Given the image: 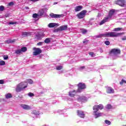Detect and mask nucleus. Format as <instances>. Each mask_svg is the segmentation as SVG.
<instances>
[{
  "instance_id": "obj_1",
  "label": "nucleus",
  "mask_w": 126,
  "mask_h": 126,
  "mask_svg": "<svg viewBox=\"0 0 126 126\" xmlns=\"http://www.w3.org/2000/svg\"><path fill=\"white\" fill-rule=\"evenodd\" d=\"M102 109H104V106L102 104L96 105L94 106L93 115L95 119H97V118L103 116V113L98 112L99 110H102Z\"/></svg>"
},
{
  "instance_id": "obj_2",
  "label": "nucleus",
  "mask_w": 126,
  "mask_h": 126,
  "mask_svg": "<svg viewBox=\"0 0 126 126\" xmlns=\"http://www.w3.org/2000/svg\"><path fill=\"white\" fill-rule=\"evenodd\" d=\"M121 35V33L116 32H106L103 33L98 34L97 35H95V38H102L104 37L106 38L108 37H118Z\"/></svg>"
},
{
  "instance_id": "obj_3",
  "label": "nucleus",
  "mask_w": 126,
  "mask_h": 126,
  "mask_svg": "<svg viewBox=\"0 0 126 126\" xmlns=\"http://www.w3.org/2000/svg\"><path fill=\"white\" fill-rule=\"evenodd\" d=\"M114 13H115V10H111L109 11L108 15L106 17H105L100 22L99 25H103L104 23H106V22L110 21V20L112 19V16L114 15Z\"/></svg>"
},
{
  "instance_id": "obj_4",
  "label": "nucleus",
  "mask_w": 126,
  "mask_h": 126,
  "mask_svg": "<svg viewBox=\"0 0 126 126\" xmlns=\"http://www.w3.org/2000/svg\"><path fill=\"white\" fill-rule=\"evenodd\" d=\"M27 86H28V83L27 82H23L19 83L16 88V92L18 93L21 92V91H23L25 88H27Z\"/></svg>"
},
{
  "instance_id": "obj_5",
  "label": "nucleus",
  "mask_w": 126,
  "mask_h": 126,
  "mask_svg": "<svg viewBox=\"0 0 126 126\" xmlns=\"http://www.w3.org/2000/svg\"><path fill=\"white\" fill-rule=\"evenodd\" d=\"M120 54H121V50L120 49H113L110 51V54L114 57H117L118 55H120Z\"/></svg>"
},
{
  "instance_id": "obj_6",
  "label": "nucleus",
  "mask_w": 126,
  "mask_h": 126,
  "mask_svg": "<svg viewBox=\"0 0 126 126\" xmlns=\"http://www.w3.org/2000/svg\"><path fill=\"white\" fill-rule=\"evenodd\" d=\"M78 90L77 92H81V90H83V89H85V88H86V86H85V84H83L82 83H80L78 84Z\"/></svg>"
},
{
  "instance_id": "obj_7",
  "label": "nucleus",
  "mask_w": 126,
  "mask_h": 126,
  "mask_svg": "<svg viewBox=\"0 0 126 126\" xmlns=\"http://www.w3.org/2000/svg\"><path fill=\"white\" fill-rule=\"evenodd\" d=\"M85 14H86V11L83 10L81 12H80V13L78 14L77 15V16L78 18H79V19H81L82 18H84V17H85Z\"/></svg>"
},
{
  "instance_id": "obj_8",
  "label": "nucleus",
  "mask_w": 126,
  "mask_h": 126,
  "mask_svg": "<svg viewBox=\"0 0 126 126\" xmlns=\"http://www.w3.org/2000/svg\"><path fill=\"white\" fill-rule=\"evenodd\" d=\"M33 50L34 51V52L33 53V56H38V55H40V54L42 53V50L40 48L34 47Z\"/></svg>"
},
{
  "instance_id": "obj_9",
  "label": "nucleus",
  "mask_w": 126,
  "mask_h": 126,
  "mask_svg": "<svg viewBox=\"0 0 126 126\" xmlns=\"http://www.w3.org/2000/svg\"><path fill=\"white\" fill-rule=\"evenodd\" d=\"M88 100V98L84 96H79L78 97V101L79 102H87Z\"/></svg>"
},
{
  "instance_id": "obj_10",
  "label": "nucleus",
  "mask_w": 126,
  "mask_h": 126,
  "mask_svg": "<svg viewBox=\"0 0 126 126\" xmlns=\"http://www.w3.org/2000/svg\"><path fill=\"white\" fill-rule=\"evenodd\" d=\"M116 4H118L120 6H125L126 5V2L124 0H119L115 1Z\"/></svg>"
},
{
  "instance_id": "obj_11",
  "label": "nucleus",
  "mask_w": 126,
  "mask_h": 126,
  "mask_svg": "<svg viewBox=\"0 0 126 126\" xmlns=\"http://www.w3.org/2000/svg\"><path fill=\"white\" fill-rule=\"evenodd\" d=\"M67 29V26H62L59 29L55 30V32H58V31H63V30H66Z\"/></svg>"
},
{
  "instance_id": "obj_12",
  "label": "nucleus",
  "mask_w": 126,
  "mask_h": 126,
  "mask_svg": "<svg viewBox=\"0 0 126 126\" xmlns=\"http://www.w3.org/2000/svg\"><path fill=\"white\" fill-rule=\"evenodd\" d=\"M77 113L78 117H79L80 118H82V119H84V118H85V114L82 110H78Z\"/></svg>"
},
{
  "instance_id": "obj_13",
  "label": "nucleus",
  "mask_w": 126,
  "mask_h": 126,
  "mask_svg": "<svg viewBox=\"0 0 126 126\" xmlns=\"http://www.w3.org/2000/svg\"><path fill=\"white\" fill-rule=\"evenodd\" d=\"M50 16L52 17V18H60V17H63V15H59V14H55L53 13L50 14Z\"/></svg>"
},
{
  "instance_id": "obj_14",
  "label": "nucleus",
  "mask_w": 126,
  "mask_h": 126,
  "mask_svg": "<svg viewBox=\"0 0 126 126\" xmlns=\"http://www.w3.org/2000/svg\"><path fill=\"white\" fill-rule=\"evenodd\" d=\"M20 106H21V108H22V109H23V110H31V106L28 105L22 104L20 105Z\"/></svg>"
},
{
  "instance_id": "obj_15",
  "label": "nucleus",
  "mask_w": 126,
  "mask_h": 126,
  "mask_svg": "<svg viewBox=\"0 0 126 126\" xmlns=\"http://www.w3.org/2000/svg\"><path fill=\"white\" fill-rule=\"evenodd\" d=\"M59 24L56 23H50L48 25V27L49 28H54V27H58Z\"/></svg>"
},
{
  "instance_id": "obj_16",
  "label": "nucleus",
  "mask_w": 126,
  "mask_h": 126,
  "mask_svg": "<svg viewBox=\"0 0 126 126\" xmlns=\"http://www.w3.org/2000/svg\"><path fill=\"white\" fill-rule=\"evenodd\" d=\"M115 92V91L113 88L110 87H108L106 88V93L108 94H112V93H114Z\"/></svg>"
},
{
  "instance_id": "obj_17",
  "label": "nucleus",
  "mask_w": 126,
  "mask_h": 126,
  "mask_svg": "<svg viewBox=\"0 0 126 126\" xmlns=\"http://www.w3.org/2000/svg\"><path fill=\"white\" fill-rule=\"evenodd\" d=\"M44 36H45L44 32H40L38 35H36L35 38L37 39V40H41V39H42Z\"/></svg>"
},
{
  "instance_id": "obj_18",
  "label": "nucleus",
  "mask_w": 126,
  "mask_h": 126,
  "mask_svg": "<svg viewBox=\"0 0 126 126\" xmlns=\"http://www.w3.org/2000/svg\"><path fill=\"white\" fill-rule=\"evenodd\" d=\"M77 92H78L76 90L71 91L69 92V95H70V97H74Z\"/></svg>"
},
{
  "instance_id": "obj_19",
  "label": "nucleus",
  "mask_w": 126,
  "mask_h": 126,
  "mask_svg": "<svg viewBox=\"0 0 126 126\" xmlns=\"http://www.w3.org/2000/svg\"><path fill=\"white\" fill-rule=\"evenodd\" d=\"M82 6L81 5H79L77 6H76L75 7V11L77 12V11H80V10H81V9H82Z\"/></svg>"
},
{
  "instance_id": "obj_20",
  "label": "nucleus",
  "mask_w": 126,
  "mask_h": 126,
  "mask_svg": "<svg viewBox=\"0 0 126 126\" xmlns=\"http://www.w3.org/2000/svg\"><path fill=\"white\" fill-rule=\"evenodd\" d=\"M30 35H31L30 32H24L22 33V37H26V36H29Z\"/></svg>"
},
{
  "instance_id": "obj_21",
  "label": "nucleus",
  "mask_w": 126,
  "mask_h": 126,
  "mask_svg": "<svg viewBox=\"0 0 126 126\" xmlns=\"http://www.w3.org/2000/svg\"><path fill=\"white\" fill-rule=\"evenodd\" d=\"M46 13L44 10H43L42 9L39 10L38 12V14L40 15V16H42V15H44Z\"/></svg>"
},
{
  "instance_id": "obj_22",
  "label": "nucleus",
  "mask_w": 126,
  "mask_h": 126,
  "mask_svg": "<svg viewBox=\"0 0 126 126\" xmlns=\"http://www.w3.org/2000/svg\"><path fill=\"white\" fill-rule=\"evenodd\" d=\"M6 99H10V98L12 97V95L10 94H5Z\"/></svg>"
},
{
  "instance_id": "obj_23",
  "label": "nucleus",
  "mask_w": 126,
  "mask_h": 126,
  "mask_svg": "<svg viewBox=\"0 0 126 126\" xmlns=\"http://www.w3.org/2000/svg\"><path fill=\"white\" fill-rule=\"evenodd\" d=\"M32 113L33 114V115H35L36 116L40 115V112L38 110H33Z\"/></svg>"
},
{
  "instance_id": "obj_24",
  "label": "nucleus",
  "mask_w": 126,
  "mask_h": 126,
  "mask_svg": "<svg viewBox=\"0 0 126 126\" xmlns=\"http://www.w3.org/2000/svg\"><path fill=\"white\" fill-rule=\"evenodd\" d=\"M122 29L123 28H117L114 29L113 31H114L115 32H119V31H121V30H122Z\"/></svg>"
},
{
  "instance_id": "obj_25",
  "label": "nucleus",
  "mask_w": 126,
  "mask_h": 126,
  "mask_svg": "<svg viewBox=\"0 0 126 126\" xmlns=\"http://www.w3.org/2000/svg\"><path fill=\"white\" fill-rule=\"evenodd\" d=\"M80 32L82 33V34H86V33H87V30L84 29H82L80 30Z\"/></svg>"
},
{
  "instance_id": "obj_26",
  "label": "nucleus",
  "mask_w": 126,
  "mask_h": 126,
  "mask_svg": "<svg viewBox=\"0 0 126 126\" xmlns=\"http://www.w3.org/2000/svg\"><path fill=\"white\" fill-rule=\"evenodd\" d=\"M126 80H125V79H122V80H121V81L120 82V84L121 85H123V84H126Z\"/></svg>"
},
{
  "instance_id": "obj_27",
  "label": "nucleus",
  "mask_w": 126,
  "mask_h": 126,
  "mask_svg": "<svg viewBox=\"0 0 126 126\" xmlns=\"http://www.w3.org/2000/svg\"><path fill=\"white\" fill-rule=\"evenodd\" d=\"M104 123L106 124V125H108V126H110V125L112 124V123L108 120H105Z\"/></svg>"
},
{
  "instance_id": "obj_28",
  "label": "nucleus",
  "mask_w": 126,
  "mask_h": 126,
  "mask_svg": "<svg viewBox=\"0 0 126 126\" xmlns=\"http://www.w3.org/2000/svg\"><path fill=\"white\" fill-rule=\"evenodd\" d=\"M45 43H46V44H48V43H50V42H51V38H46L45 40H44Z\"/></svg>"
},
{
  "instance_id": "obj_29",
  "label": "nucleus",
  "mask_w": 126,
  "mask_h": 126,
  "mask_svg": "<svg viewBox=\"0 0 126 126\" xmlns=\"http://www.w3.org/2000/svg\"><path fill=\"white\" fill-rule=\"evenodd\" d=\"M26 51H27V48H26V47H23L21 49V52H26Z\"/></svg>"
},
{
  "instance_id": "obj_30",
  "label": "nucleus",
  "mask_w": 126,
  "mask_h": 126,
  "mask_svg": "<svg viewBox=\"0 0 126 126\" xmlns=\"http://www.w3.org/2000/svg\"><path fill=\"white\" fill-rule=\"evenodd\" d=\"M56 69L57 70H61V69H63V66L62 65H58L56 66Z\"/></svg>"
},
{
  "instance_id": "obj_31",
  "label": "nucleus",
  "mask_w": 126,
  "mask_h": 126,
  "mask_svg": "<svg viewBox=\"0 0 126 126\" xmlns=\"http://www.w3.org/2000/svg\"><path fill=\"white\" fill-rule=\"evenodd\" d=\"M5 64V62L4 61L0 60V65H4Z\"/></svg>"
},
{
  "instance_id": "obj_32",
  "label": "nucleus",
  "mask_w": 126,
  "mask_h": 126,
  "mask_svg": "<svg viewBox=\"0 0 126 126\" xmlns=\"http://www.w3.org/2000/svg\"><path fill=\"white\" fill-rule=\"evenodd\" d=\"M48 9H49V8L47 7H44L42 9V10L44 11V12L46 13V12H47V11H48Z\"/></svg>"
},
{
  "instance_id": "obj_33",
  "label": "nucleus",
  "mask_w": 126,
  "mask_h": 126,
  "mask_svg": "<svg viewBox=\"0 0 126 126\" xmlns=\"http://www.w3.org/2000/svg\"><path fill=\"white\" fill-rule=\"evenodd\" d=\"M27 82L28 83H29L30 84H33V81L32 80L29 79L27 80Z\"/></svg>"
},
{
  "instance_id": "obj_34",
  "label": "nucleus",
  "mask_w": 126,
  "mask_h": 126,
  "mask_svg": "<svg viewBox=\"0 0 126 126\" xmlns=\"http://www.w3.org/2000/svg\"><path fill=\"white\" fill-rule=\"evenodd\" d=\"M106 109H107V110H110V109H112V105H111V104H108L106 106Z\"/></svg>"
},
{
  "instance_id": "obj_35",
  "label": "nucleus",
  "mask_w": 126,
  "mask_h": 126,
  "mask_svg": "<svg viewBox=\"0 0 126 126\" xmlns=\"http://www.w3.org/2000/svg\"><path fill=\"white\" fill-rule=\"evenodd\" d=\"M6 42L7 44H9L10 43H13V41H12V40H11L10 39H8L7 40H6Z\"/></svg>"
},
{
  "instance_id": "obj_36",
  "label": "nucleus",
  "mask_w": 126,
  "mask_h": 126,
  "mask_svg": "<svg viewBox=\"0 0 126 126\" xmlns=\"http://www.w3.org/2000/svg\"><path fill=\"white\" fill-rule=\"evenodd\" d=\"M21 53V50H16L15 51V53L17 54V55L20 54Z\"/></svg>"
},
{
  "instance_id": "obj_37",
  "label": "nucleus",
  "mask_w": 126,
  "mask_h": 126,
  "mask_svg": "<svg viewBox=\"0 0 126 126\" xmlns=\"http://www.w3.org/2000/svg\"><path fill=\"white\" fill-rule=\"evenodd\" d=\"M4 10V7L2 5L0 6V11H3Z\"/></svg>"
},
{
  "instance_id": "obj_38",
  "label": "nucleus",
  "mask_w": 126,
  "mask_h": 126,
  "mask_svg": "<svg viewBox=\"0 0 126 126\" xmlns=\"http://www.w3.org/2000/svg\"><path fill=\"white\" fill-rule=\"evenodd\" d=\"M28 96H29V97H33L34 96V94L32 93H29L28 94Z\"/></svg>"
},
{
  "instance_id": "obj_39",
  "label": "nucleus",
  "mask_w": 126,
  "mask_h": 126,
  "mask_svg": "<svg viewBox=\"0 0 126 126\" xmlns=\"http://www.w3.org/2000/svg\"><path fill=\"white\" fill-rule=\"evenodd\" d=\"M3 60H6L8 59V56L7 55L3 56Z\"/></svg>"
},
{
  "instance_id": "obj_40",
  "label": "nucleus",
  "mask_w": 126,
  "mask_h": 126,
  "mask_svg": "<svg viewBox=\"0 0 126 126\" xmlns=\"http://www.w3.org/2000/svg\"><path fill=\"white\" fill-rule=\"evenodd\" d=\"M104 43L105 44V45H107V46H109V45H110V41H105L104 42Z\"/></svg>"
},
{
  "instance_id": "obj_41",
  "label": "nucleus",
  "mask_w": 126,
  "mask_h": 126,
  "mask_svg": "<svg viewBox=\"0 0 126 126\" xmlns=\"http://www.w3.org/2000/svg\"><path fill=\"white\" fill-rule=\"evenodd\" d=\"M8 24L9 25H13V24H16V22H10Z\"/></svg>"
},
{
  "instance_id": "obj_42",
  "label": "nucleus",
  "mask_w": 126,
  "mask_h": 126,
  "mask_svg": "<svg viewBox=\"0 0 126 126\" xmlns=\"http://www.w3.org/2000/svg\"><path fill=\"white\" fill-rule=\"evenodd\" d=\"M37 16H38V14H36V13L33 14L32 15V17H33V18H36V17H37Z\"/></svg>"
},
{
  "instance_id": "obj_43",
  "label": "nucleus",
  "mask_w": 126,
  "mask_h": 126,
  "mask_svg": "<svg viewBox=\"0 0 126 126\" xmlns=\"http://www.w3.org/2000/svg\"><path fill=\"white\" fill-rule=\"evenodd\" d=\"M4 83V80H0V84H3Z\"/></svg>"
},
{
  "instance_id": "obj_44",
  "label": "nucleus",
  "mask_w": 126,
  "mask_h": 126,
  "mask_svg": "<svg viewBox=\"0 0 126 126\" xmlns=\"http://www.w3.org/2000/svg\"><path fill=\"white\" fill-rule=\"evenodd\" d=\"M29 1H32V2H36V1H39V0H29Z\"/></svg>"
},
{
  "instance_id": "obj_45",
  "label": "nucleus",
  "mask_w": 126,
  "mask_h": 126,
  "mask_svg": "<svg viewBox=\"0 0 126 126\" xmlns=\"http://www.w3.org/2000/svg\"><path fill=\"white\" fill-rule=\"evenodd\" d=\"M90 56H91L92 57H94V53L93 52H90L89 53Z\"/></svg>"
},
{
  "instance_id": "obj_46",
  "label": "nucleus",
  "mask_w": 126,
  "mask_h": 126,
  "mask_svg": "<svg viewBox=\"0 0 126 126\" xmlns=\"http://www.w3.org/2000/svg\"><path fill=\"white\" fill-rule=\"evenodd\" d=\"M84 44H87L88 43V40L87 39H85L84 41H83Z\"/></svg>"
},
{
  "instance_id": "obj_47",
  "label": "nucleus",
  "mask_w": 126,
  "mask_h": 126,
  "mask_svg": "<svg viewBox=\"0 0 126 126\" xmlns=\"http://www.w3.org/2000/svg\"><path fill=\"white\" fill-rule=\"evenodd\" d=\"M43 45V42H39L37 43V46H42Z\"/></svg>"
},
{
  "instance_id": "obj_48",
  "label": "nucleus",
  "mask_w": 126,
  "mask_h": 126,
  "mask_svg": "<svg viewBox=\"0 0 126 126\" xmlns=\"http://www.w3.org/2000/svg\"><path fill=\"white\" fill-rule=\"evenodd\" d=\"M85 68V66H81L80 67V70H82L83 69H84Z\"/></svg>"
},
{
  "instance_id": "obj_49",
  "label": "nucleus",
  "mask_w": 126,
  "mask_h": 126,
  "mask_svg": "<svg viewBox=\"0 0 126 126\" xmlns=\"http://www.w3.org/2000/svg\"><path fill=\"white\" fill-rule=\"evenodd\" d=\"M13 2H10V3H9V5H13Z\"/></svg>"
},
{
  "instance_id": "obj_50",
  "label": "nucleus",
  "mask_w": 126,
  "mask_h": 126,
  "mask_svg": "<svg viewBox=\"0 0 126 126\" xmlns=\"http://www.w3.org/2000/svg\"><path fill=\"white\" fill-rule=\"evenodd\" d=\"M122 40H123L124 41H125V40H126V37H125L124 38H122Z\"/></svg>"
},
{
  "instance_id": "obj_51",
  "label": "nucleus",
  "mask_w": 126,
  "mask_h": 126,
  "mask_svg": "<svg viewBox=\"0 0 126 126\" xmlns=\"http://www.w3.org/2000/svg\"><path fill=\"white\" fill-rule=\"evenodd\" d=\"M25 8H26V9H29V7L26 6V7H25Z\"/></svg>"
},
{
  "instance_id": "obj_52",
  "label": "nucleus",
  "mask_w": 126,
  "mask_h": 126,
  "mask_svg": "<svg viewBox=\"0 0 126 126\" xmlns=\"http://www.w3.org/2000/svg\"><path fill=\"white\" fill-rule=\"evenodd\" d=\"M71 86H71V85H70V87H71Z\"/></svg>"
},
{
  "instance_id": "obj_53",
  "label": "nucleus",
  "mask_w": 126,
  "mask_h": 126,
  "mask_svg": "<svg viewBox=\"0 0 126 126\" xmlns=\"http://www.w3.org/2000/svg\"><path fill=\"white\" fill-rule=\"evenodd\" d=\"M123 126H126V125H123Z\"/></svg>"
},
{
  "instance_id": "obj_54",
  "label": "nucleus",
  "mask_w": 126,
  "mask_h": 126,
  "mask_svg": "<svg viewBox=\"0 0 126 126\" xmlns=\"http://www.w3.org/2000/svg\"><path fill=\"white\" fill-rule=\"evenodd\" d=\"M54 4H56V3H54Z\"/></svg>"
}]
</instances>
